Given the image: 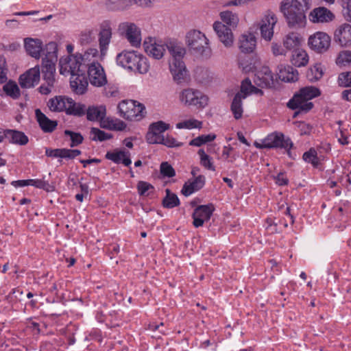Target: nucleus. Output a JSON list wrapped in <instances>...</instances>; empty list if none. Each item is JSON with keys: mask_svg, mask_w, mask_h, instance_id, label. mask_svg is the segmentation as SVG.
Segmentation results:
<instances>
[{"mask_svg": "<svg viewBox=\"0 0 351 351\" xmlns=\"http://www.w3.org/2000/svg\"><path fill=\"white\" fill-rule=\"evenodd\" d=\"M312 0H282L280 11L287 25L291 28L304 27L306 24V12L311 7Z\"/></svg>", "mask_w": 351, "mask_h": 351, "instance_id": "f257e3e1", "label": "nucleus"}, {"mask_svg": "<svg viewBox=\"0 0 351 351\" xmlns=\"http://www.w3.org/2000/svg\"><path fill=\"white\" fill-rule=\"evenodd\" d=\"M44 58L42 62V73L45 83L38 88L43 95L51 92L55 83L56 63L58 60V46L55 42H50L43 49Z\"/></svg>", "mask_w": 351, "mask_h": 351, "instance_id": "f03ea898", "label": "nucleus"}, {"mask_svg": "<svg viewBox=\"0 0 351 351\" xmlns=\"http://www.w3.org/2000/svg\"><path fill=\"white\" fill-rule=\"evenodd\" d=\"M116 61L123 69L140 74H145L149 70L147 58L137 51L123 50L117 54Z\"/></svg>", "mask_w": 351, "mask_h": 351, "instance_id": "7ed1b4c3", "label": "nucleus"}, {"mask_svg": "<svg viewBox=\"0 0 351 351\" xmlns=\"http://www.w3.org/2000/svg\"><path fill=\"white\" fill-rule=\"evenodd\" d=\"M167 49L172 57L169 64L170 71L174 80L180 83L187 76V69L182 59L186 54V49L181 43L171 40L166 44Z\"/></svg>", "mask_w": 351, "mask_h": 351, "instance_id": "20e7f679", "label": "nucleus"}, {"mask_svg": "<svg viewBox=\"0 0 351 351\" xmlns=\"http://www.w3.org/2000/svg\"><path fill=\"white\" fill-rule=\"evenodd\" d=\"M185 43L195 55L206 58L212 56L210 40L200 30L193 29L188 31L185 36Z\"/></svg>", "mask_w": 351, "mask_h": 351, "instance_id": "39448f33", "label": "nucleus"}, {"mask_svg": "<svg viewBox=\"0 0 351 351\" xmlns=\"http://www.w3.org/2000/svg\"><path fill=\"white\" fill-rule=\"evenodd\" d=\"M254 145L258 149L282 148L286 149L290 156L293 143L290 138L286 137L282 133L273 132L268 134L261 142L255 141Z\"/></svg>", "mask_w": 351, "mask_h": 351, "instance_id": "423d86ee", "label": "nucleus"}, {"mask_svg": "<svg viewBox=\"0 0 351 351\" xmlns=\"http://www.w3.org/2000/svg\"><path fill=\"white\" fill-rule=\"evenodd\" d=\"M119 114L123 119L138 121L141 120L146 113L145 106L134 100H123L118 105Z\"/></svg>", "mask_w": 351, "mask_h": 351, "instance_id": "0eeeda50", "label": "nucleus"}, {"mask_svg": "<svg viewBox=\"0 0 351 351\" xmlns=\"http://www.w3.org/2000/svg\"><path fill=\"white\" fill-rule=\"evenodd\" d=\"M180 101L186 106L204 108L208 104V97L194 88H186L180 93Z\"/></svg>", "mask_w": 351, "mask_h": 351, "instance_id": "6e6552de", "label": "nucleus"}, {"mask_svg": "<svg viewBox=\"0 0 351 351\" xmlns=\"http://www.w3.org/2000/svg\"><path fill=\"white\" fill-rule=\"evenodd\" d=\"M119 31L125 37L131 46L139 47L141 45V32L137 25L131 22H123L119 25Z\"/></svg>", "mask_w": 351, "mask_h": 351, "instance_id": "1a4fd4ad", "label": "nucleus"}, {"mask_svg": "<svg viewBox=\"0 0 351 351\" xmlns=\"http://www.w3.org/2000/svg\"><path fill=\"white\" fill-rule=\"evenodd\" d=\"M77 54L62 57L59 61L60 73L63 75H72L84 71L81 61Z\"/></svg>", "mask_w": 351, "mask_h": 351, "instance_id": "9d476101", "label": "nucleus"}, {"mask_svg": "<svg viewBox=\"0 0 351 351\" xmlns=\"http://www.w3.org/2000/svg\"><path fill=\"white\" fill-rule=\"evenodd\" d=\"M278 22L276 15L271 11H267L263 16L259 23V29L261 37L270 41L274 36V28Z\"/></svg>", "mask_w": 351, "mask_h": 351, "instance_id": "9b49d317", "label": "nucleus"}, {"mask_svg": "<svg viewBox=\"0 0 351 351\" xmlns=\"http://www.w3.org/2000/svg\"><path fill=\"white\" fill-rule=\"evenodd\" d=\"M330 41V37L326 33L317 32L309 36L308 45L313 51L322 53L328 49Z\"/></svg>", "mask_w": 351, "mask_h": 351, "instance_id": "f8f14e48", "label": "nucleus"}, {"mask_svg": "<svg viewBox=\"0 0 351 351\" xmlns=\"http://www.w3.org/2000/svg\"><path fill=\"white\" fill-rule=\"evenodd\" d=\"M89 82L95 87H102L107 82V77L105 71L100 63H93L87 68Z\"/></svg>", "mask_w": 351, "mask_h": 351, "instance_id": "ddd939ff", "label": "nucleus"}, {"mask_svg": "<svg viewBox=\"0 0 351 351\" xmlns=\"http://www.w3.org/2000/svg\"><path fill=\"white\" fill-rule=\"evenodd\" d=\"M170 128V125L162 121H158L149 125L147 134V141L150 144H157L162 141L163 133Z\"/></svg>", "mask_w": 351, "mask_h": 351, "instance_id": "4468645a", "label": "nucleus"}, {"mask_svg": "<svg viewBox=\"0 0 351 351\" xmlns=\"http://www.w3.org/2000/svg\"><path fill=\"white\" fill-rule=\"evenodd\" d=\"M215 208L212 204L197 206L193 213V224L195 228L202 227L210 219Z\"/></svg>", "mask_w": 351, "mask_h": 351, "instance_id": "2eb2a0df", "label": "nucleus"}, {"mask_svg": "<svg viewBox=\"0 0 351 351\" xmlns=\"http://www.w3.org/2000/svg\"><path fill=\"white\" fill-rule=\"evenodd\" d=\"M40 78V66L36 65L19 77V84L23 88H31L38 84Z\"/></svg>", "mask_w": 351, "mask_h": 351, "instance_id": "dca6fc26", "label": "nucleus"}, {"mask_svg": "<svg viewBox=\"0 0 351 351\" xmlns=\"http://www.w3.org/2000/svg\"><path fill=\"white\" fill-rule=\"evenodd\" d=\"M112 27L108 21L101 24L99 33V45L101 58H104L107 53L108 46L112 38Z\"/></svg>", "mask_w": 351, "mask_h": 351, "instance_id": "f3484780", "label": "nucleus"}, {"mask_svg": "<svg viewBox=\"0 0 351 351\" xmlns=\"http://www.w3.org/2000/svg\"><path fill=\"white\" fill-rule=\"evenodd\" d=\"M287 106L291 110H298L293 116L295 117L300 112H307L311 110L313 107V104L306 100L299 93H297L288 101Z\"/></svg>", "mask_w": 351, "mask_h": 351, "instance_id": "a211bd4d", "label": "nucleus"}, {"mask_svg": "<svg viewBox=\"0 0 351 351\" xmlns=\"http://www.w3.org/2000/svg\"><path fill=\"white\" fill-rule=\"evenodd\" d=\"M219 40L226 47H230L234 43V36L232 29L220 21H215L213 25Z\"/></svg>", "mask_w": 351, "mask_h": 351, "instance_id": "6ab92c4d", "label": "nucleus"}, {"mask_svg": "<svg viewBox=\"0 0 351 351\" xmlns=\"http://www.w3.org/2000/svg\"><path fill=\"white\" fill-rule=\"evenodd\" d=\"M143 47L147 54L156 60L161 59L165 51V46L158 43L153 38H146L143 43Z\"/></svg>", "mask_w": 351, "mask_h": 351, "instance_id": "aec40b11", "label": "nucleus"}, {"mask_svg": "<svg viewBox=\"0 0 351 351\" xmlns=\"http://www.w3.org/2000/svg\"><path fill=\"white\" fill-rule=\"evenodd\" d=\"M335 19L334 14L324 7H318L311 10L308 14V19L313 23H325L332 21Z\"/></svg>", "mask_w": 351, "mask_h": 351, "instance_id": "412c9836", "label": "nucleus"}, {"mask_svg": "<svg viewBox=\"0 0 351 351\" xmlns=\"http://www.w3.org/2000/svg\"><path fill=\"white\" fill-rule=\"evenodd\" d=\"M130 155V152L125 149H114L106 154V158L115 164H123L125 167H129L132 164Z\"/></svg>", "mask_w": 351, "mask_h": 351, "instance_id": "4be33fe9", "label": "nucleus"}, {"mask_svg": "<svg viewBox=\"0 0 351 351\" xmlns=\"http://www.w3.org/2000/svg\"><path fill=\"white\" fill-rule=\"evenodd\" d=\"M273 73L268 66H263L256 71L254 82L256 86L262 88L268 87L273 84Z\"/></svg>", "mask_w": 351, "mask_h": 351, "instance_id": "5701e85b", "label": "nucleus"}, {"mask_svg": "<svg viewBox=\"0 0 351 351\" xmlns=\"http://www.w3.org/2000/svg\"><path fill=\"white\" fill-rule=\"evenodd\" d=\"M88 84L84 71L72 75L70 77L71 88L77 95L84 94L87 90Z\"/></svg>", "mask_w": 351, "mask_h": 351, "instance_id": "b1692460", "label": "nucleus"}, {"mask_svg": "<svg viewBox=\"0 0 351 351\" xmlns=\"http://www.w3.org/2000/svg\"><path fill=\"white\" fill-rule=\"evenodd\" d=\"M335 40L342 47L351 45V25H341L335 32Z\"/></svg>", "mask_w": 351, "mask_h": 351, "instance_id": "393cba45", "label": "nucleus"}, {"mask_svg": "<svg viewBox=\"0 0 351 351\" xmlns=\"http://www.w3.org/2000/svg\"><path fill=\"white\" fill-rule=\"evenodd\" d=\"M206 178L202 175H199L195 177L193 180H189L186 182L181 190L183 195L188 197L193 193L198 191L204 186Z\"/></svg>", "mask_w": 351, "mask_h": 351, "instance_id": "a878e982", "label": "nucleus"}, {"mask_svg": "<svg viewBox=\"0 0 351 351\" xmlns=\"http://www.w3.org/2000/svg\"><path fill=\"white\" fill-rule=\"evenodd\" d=\"M24 45L29 56L36 59L40 58L43 50V42L40 39L26 38L24 39Z\"/></svg>", "mask_w": 351, "mask_h": 351, "instance_id": "bb28decb", "label": "nucleus"}, {"mask_svg": "<svg viewBox=\"0 0 351 351\" xmlns=\"http://www.w3.org/2000/svg\"><path fill=\"white\" fill-rule=\"evenodd\" d=\"M256 46V38L252 33L243 34L239 38V47L241 52L249 53L254 51Z\"/></svg>", "mask_w": 351, "mask_h": 351, "instance_id": "cd10ccee", "label": "nucleus"}, {"mask_svg": "<svg viewBox=\"0 0 351 351\" xmlns=\"http://www.w3.org/2000/svg\"><path fill=\"white\" fill-rule=\"evenodd\" d=\"M82 65L86 66L87 68L93 63H99L97 59L100 56V51H99L95 47H90L87 49L84 53H77Z\"/></svg>", "mask_w": 351, "mask_h": 351, "instance_id": "c85d7f7f", "label": "nucleus"}, {"mask_svg": "<svg viewBox=\"0 0 351 351\" xmlns=\"http://www.w3.org/2000/svg\"><path fill=\"white\" fill-rule=\"evenodd\" d=\"M35 114L37 121L40 128L45 132H52L57 127L56 121L50 120L40 109L35 110Z\"/></svg>", "mask_w": 351, "mask_h": 351, "instance_id": "c756f323", "label": "nucleus"}, {"mask_svg": "<svg viewBox=\"0 0 351 351\" xmlns=\"http://www.w3.org/2000/svg\"><path fill=\"white\" fill-rule=\"evenodd\" d=\"M302 38L297 32H289L283 38L282 44L287 51H293L299 49Z\"/></svg>", "mask_w": 351, "mask_h": 351, "instance_id": "7c9ffc66", "label": "nucleus"}, {"mask_svg": "<svg viewBox=\"0 0 351 351\" xmlns=\"http://www.w3.org/2000/svg\"><path fill=\"white\" fill-rule=\"evenodd\" d=\"M303 160L312 165L315 168H317L319 165L325 160L324 156L321 154L315 148H311L307 152H304L302 156Z\"/></svg>", "mask_w": 351, "mask_h": 351, "instance_id": "2f4dec72", "label": "nucleus"}, {"mask_svg": "<svg viewBox=\"0 0 351 351\" xmlns=\"http://www.w3.org/2000/svg\"><path fill=\"white\" fill-rule=\"evenodd\" d=\"M278 77L284 82H294L298 80V71L289 65L283 66L279 69Z\"/></svg>", "mask_w": 351, "mask_h": 351, "instance_id": "473e14b6", "label": "nucleus"}, {"mask_svg": "<svg viewBox=\"0 0 351 351\" xmlns=\"http://www.w3.org/2000/svg\"><path fill=\"white\" fill-rule=\"evenodd\" d=\"M69 99L64 96H56L49 100L48 107L53 112H66Z\"/></svg>", "mask_w": 351, "mask_h": 351, "instance_id": "72a5a7b5", "label": "nucleus"}, {"mask_svg": "<svg viewBox=\"0 0 351 351\" xmlns=\"http://www.w3.org/2000/svg\"><path fill=\"white\" fill-rule=\"evenodd\" d=\"M106 109L104 106H90L86 108V118L88 121H95L101 120L104 118Z\"/></svg>", "mask_w": 351, "mask_h": 351, "instance_id": "f704fd0d", "label": "nucleus"}, {"mask_svg": "<svg viewBox=\"0 0 351 351\" xmlns=\"http://www.w3.org/2000/svg\"><path fill=\"white\" fill-rule=\"evenodd\" d=\"M291 62L295 66H304L308 62V56L304 49L300 48L295 49L292 51Z\"/></svg>", "mask_w": 351, "mask_h": 351, "instance_id": "c9c22d12", "label": "nucleus"}, {"mask_svg": "<svg viewBox=\"0 0 351 351\" xmlns=\"http://www.w3.org/2000/svg\"><path fill=\"white\" fill-rule=\"evenodd\" d=\"M238 93H241V97L245 99L252 94H259L262 95L263 92L262 90L252 85L251 80L247 77L242 81L241 90Z\"/></svg>", "mask_w": 351, "mask_h": 351, "instance_id": "e433bc0d", "label": "nucleus"}, {"mask_svg": "<svg viewBox=\"0 0 351 351\" xmlns=\"http://www.w3.org/2000/svg\"><path fill=\"white\" fill-rule=\"evenodd\" d=\"M65 112L69 115L82 117L85 114L86 106L81 103H76L69 98Z\"/></svg>", "mask_w": 351, "mask_h": 351, "instance_id": "4c0bfd02", "label": "nucleus"}, {"mask_svg": "<svg viewBox=\"0 0 351 351\" xmlns=\"http://www.w3.org/2000/svg\"><path fill=\"white\" fill-rule=\"evenodd\" d=\"M132 5V0H108L106 2V7L110 11H124Z\"/></svg>", "mask_w": 351, "mask_h": 351, "instance_id": "58836bf2", "label": "nucleus"}, {"mask_svg": "<svg viewBox=\"0 0 351 351\" xmlns=\"http://www.w3.org/2000/svg\"><path fill=\"white\" fill-rule=\"evenodd\" d=\"M241 93H237L233 98L230 106V110L235 119H240L243 113V100Z\"/></svg>", "mask_w": 351, "mask_h": 351, "instance_id": "ea45409f", "label": "nucleus"}, {"mask_svg": "<svg viewBox=\"0 0 351 351\" xmlns=\"http://www.w3.org/2000/svg\"><path fill=\"white\" fill-rule=\"evenodd\" d=\"M5 137L8 138L10 141L14 144L24 145L28 143V137L23 132L16 130H5Z\"/></svg>", "mask_w": 351, "mask_h": 351, "instance_id": "a19ab883", "label": "nucleus"}, {"mask_svg": "<svg viewBox=\"0 0 351 351\" xmlns=\"http://www.w3.org/2000/svg\"><path fill=\"white\" fill-rule=\"evenodd\" d=\"M219 16L222 22L226 23V25H228L230 29H234L237 27L239 22V18L237 14L233 13L229 10H226L221 12Z\"/></svg>", "mask_w": 351, "mask_h": 351, "instance_id": "79ce46f5", "label": "nucleus"}, {"mask_svg": "<svg viewBox=\"0 0 351 351\" xmlns=\"http://www.w3.org/2000/svg\"><path fill=\"white\" fill-rule=\"evenodd\" d=\"M166 196L162 200V206L167 208H173L180 205V199L177 195L171 193L169 189L165 190Z\"/></svg>", "mask_w": 351, "mask_h": 351, "instance_id": "37998d69", "label": "nucleus"}, {"mask_svg": "<svg viewBox=\"0 0 351 351\" xmlns=\"http://www.w3.org/2000/svg\"><path fill=\"white\" fill-rule=\"evenodd\" d=\"M324 75V66L321 63H316L311 66L307 72V77L311 82H315L322 77Z\"/></svg>", "mask_w": 351, "mask_h": 351, "instance_id": "c03bdc74", "label": "nucleus"}, {"mask_svg": "<svg viewBox=\"0 0 351 351\" xmlns=\"http://www.w3.org/2000/svg\"><path fill=\"white\" fill-rule=\"evenodd\" d=\"M95 40V34L93 29H85L79 35V43L82 46L89 45Z\"/></svg>", "mask_w": 351, "mask_h": 351, "instance_id": "a18cd8bd", "label": "nucleus"}, {"mask_svg": "<svg viewBox=\"0 0 351 351\" xmlns=\"http://www.w3.org/2000/svg\"><path fill=\"white\" fill-rule=\"evenodd\" d=\"M298 93L303 97V98H305L306 100H308V101L321 95L320 90L315 86H306L302 88Z\"/></svg>", "mask_w": 351, "mask_h": 351, "instance_id": "49530a36", "label": "nucleus"}, {"mask_svg": "<svg viewBox=\"0 0 351 351\" xmlns=\"http://www.w3.org/2000/svg\"><path fill=\"white\" fill-rule=\"evenodd\" d=\"M3 91L7 95L13 99H17L20 97V89L15 82L9 81L3 86Z\"/></svg>", "mask_w": 351, "mask_h": 351, "instance_id": "de8ad7c7", "label": "nucleus"}, {"mask_svg": "<svg viewBox=\"0 0 351 351\" xmlns=\"http://www.w3.org/2000/svg\"><path fill=\"white\" fill-rule=\"evenodd\" d=\"M197 154L200 159V165L205 169L210 171H215V167L213 165L212 158L208 156L203 149L198 150Z\"/></svg>", "mask_w": 351, "mask_h": 351, "instance_id": "09e8293b", "label": "nucleus"}, {"mask_svg": "<svg viewBox=\"0 0 351 351\" xmlns=\"http://www.w3.org/2000/svg\"><path fill=\"white\" fill-rule=\"evenodd\" d=\"M176 128L180 130L200 129L202 128V122L195 119H190L176 123Z\"/></svg>", "mask_w": 351, "mask_h": 351, "instance_id": "8fccbe9b", "label": "nucleus"}, {"mask_svg": "<svg viewBox=\"0 0 351 351\" xmlns=\"http://www.w3.org/2000/svg\"><path fill=\"white\" fill-rule=\"evenodd\" d=\"M216 138V135L215 134H208L200 135L193 139H192L189 142V145L191 146L195 147H200L204 144H206L208 142H211Z\"/></svg>", "mask_w": 351, "mask_h": 351, "instance_id": "3c124183", "label": "nucleus"}, {"mask_svg": "<svg viewBox=\"0 0 351 351\" xmlns=\"http://www.w3.org/2000/svg\"><path fill=\"white\" fill-rule=\"evenodd\" d=\"M90 133V138L94 141H104L110 139L112 137L111 134L105 132L97 128H92Z\"/></svg>", "mask_w": 351, "mask_h": 351, "instance_id": "603ef678", "label": "nucleus"}, {"mask_svg": "<svg viewBox=\"0 0 351 351\" xmlns=\"http://www.w3.org/2000/svg\"><path fill=\"white\" fill-rule=\"evenodd\" d=\"M335 62L339 66H346L351 64V51L344 50L339 52Z\"/></svg>", "mask_w": 351, "mask_h": 351, "instance_id": "864d4df0", "label": "nucleus"}, {"mask_svg": "<svg viewBox=\"0 0 351 351\" xmlns=\"http://www.w3.org/2000/svg\"><path fill=\"white\" fill-rule=\"evenodd\" d=\"M64 134L70 137V140L71 141L70 144L71 147H76L83 142L84 138L80 133L66 130L64 131Z\"/></svg>", "mask_w": 351, "mask_h": 351, "instance_id": "5fc2aeb1", "label": "nucleus"}, {"mask_svg": "<svg viewBox=\"0 0 351 351\" xmlns=\"http://www.w3.org/2000/svg\"><path fill=\"white\" fill-rule=\"evenodd\" d=\"M138 193L141 196H147L149 194V191L153 192L154 186L145 181H139L137 184Z\"/></svg>", "mask_w": 351, "mask_h": 351, "instance_id": "6e6d98bb", "label": "nucleus"}, {"mask_svg": "<svg viewBox=\"0 0 351 351\" xmlns=\"http://www.w3.org/2000/svg\"><path fill=\"white\" fill-rule=\"evenodd\" d=\"M82 154L79 149H70L66 148H61L60 158L67 160L74 159L75 157L80 156Z\"/></svg>", "mask_w": 351, "mask_h": 351, "instance_id": "4d7b16f0", "label": "nucleus"}, {"mask_svg": "<svg viewBox=\"0 0 351 351\" xmlns=\"http://www.w3.org/2000/svg\"><path fill=\"white\" fill-rule=\"evenodd\" d=\"M160 171V173L164 177L172 178L176 175V171L167 162H163L161 163Z\"/></svg>", "mask_w": 351, "mask_h": 351, "instance_id": "13d9d810", "label": "nucleus"}, {"mask_svg": "<svg viewBox=\"0 0 351 351\" xmlns=\"http://www.w3.org/2000/svg\"><path fill=\"white\" fill-rule=\"evenodd\" d=\"M157 144H162L168 147H178L182 145V143L177 141L175 138L169 135L167 136H164L162 141L161 140V142H158Z\"/></svg>", "mask_w": 351, "mask_h": 351, "instance_id": "bf43d9fd", "label": "nucleus"}, {"mask_svg": "<svg viewBox=\"0 0 351 351\" xmlns=\"http://www.w3.org/2000/svg\"><path fill=\"white\" fill-rule=\"evenodd\" d=\"M338 82L341 86L351 87V71L340 73L338 77Z\"/></svg>", "mask_w": 351, "mask_h": 351, "instance_id": "052dcab7", "label": "nucleus"}, {"mask_svg": "<svg viewBox=\"0 0 351 351\" xmlns=\"http://www.w3.org/2000/svg\"><path fill=\"white\" fill-rule=\"evenodd\" d=\"M271 51L272 54L277 57L279 56H285L287 53V50L278 43L273 42L271 45Z\"/></svg>", "mask_w": 351, "mask_h": 351, "instance_id": "680f3d73", "label": "nucleus"}, {"mask_svg": "<svg viewBox=\"0 0 351 351\" xmlns=\"http://www.w3.org/2000/svg\"><path fill=\"white\" fill-rule=\"evenodd\" d=\"M341 5L345 19L351 22V0H342Z\"/></svg>", "mask_w": 351, "mask_h": 351, "instance_id": "e2e57ef3", "label": "nucleus"}, {"mask_svg": "<svg viewBox=\"0 0 351 351\" xmlns=\"http://www.w3.org/2000/svg\"><path fill=\"white\" fill-rule=\"evenodd\" d=\"M239 67L244 73L254 72L256 67L252 64L250 60H243L239 62Z\"/></svg>", "mask_w": 351, "mask_h": 351, "instance_id": "0e129e2a", "label": "nucleus"}, {"mask_svg": "<svg viewBox=\"0 0 351 351\" xmlns=\"http://www.w3.org/2000/svg\"><path fill=\"white\" fill-rule=\"evenodd\" d=\"M126 123L119 119L109 121V128L114 130L123 131L126 128Z\"/></svg>", "mask_w": 351, "mask_h": 351, "instance_id": "69168bd1", "label": "nucleus"}, {"mask_svg": "<svg viewBox=\"0 0 351 351\" xmlns=\"http://www.w3.org/2000/svg\"><path fill=\"white\" fill-rule=\"evenodd\" d=\"M29 186H33L38 189H47L48 182L39 179H29Z\"/></svg>", "mask_w": 351, "mask_h": 351, "instance_id": "338daca9", "label": "nucleus"}, {"mask_svg": "<svg viewBox=\"0 0 351 351\" xmlns=\"http://www.w3.org/2000/svg\"><path fill=\"white\" fill-rule=\"evenodd\" d=\"M275 182L278 185L285 186L289 183V180L284 172L279 173L275 178Z\"/></svg>", "mask_w": 351, "mask_h": 351, "instance_id": "774afa93", "label": "nucleus"}]
</instances>
